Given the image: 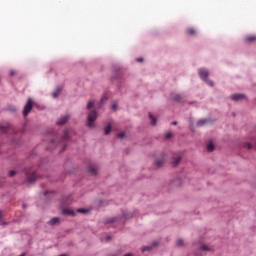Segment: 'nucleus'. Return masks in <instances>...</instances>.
Wrapping results in <instances>:
<instances>
[{
	"instance_id": "3",
	"label": "nucleus",
	"mask_w": 256,
	"mask_h": 256,
	"mask_svg": "<svg viewBox=\"0 0 256 256\" xmlns=\"http://www.w3.org/2000/svg\"><path fill=\"white\" fill-rule=\"evenodd\" d=\"M25 175H26L28 183H33L37 179V175L28 168L25 169Z\"/></svg>"
},
{
	"instance_id": "6",
	"label": "nucleus",
	"mask_w": 256,
	"mask_h": 256,
	"mask_svg": "<svg viewBox=\"0 0 256 256\" xmlns=\"http://www.w3.org/2000/svg\"><path fill=\"white\" fill-rule=\"evenodd\" d=\"M230 99H231L232 101H234V102H239V101H241V100L246 99V96H245V94H232V95L230 96Z\"/></svg>"
},
{
	"instance_id": "16",
	"label": "nucleus",
	"mask_w": 256,
	"mask_h": 256,
	"mask_svg": "<svg viewBox=\"0 0 256 256\" xmlns=\"http://www.w3.org/2000/svg\"><path fill=\"white\" fill-rule=\"evenodd\" d=\"M94 105H95L94 100H90V101L88 102L87 106H86V109H87L88 111H90L91 109L94 108Z\"/></svg>"
},
{
	"instance_id": "1",
	"label": "nucleus",
	"mask_w": 256,
	"mask_h": 256,
	"mask_svg": "<svg viewBox=\"0 0 256 256\" xmlns=\"http://www.w3.org/2000/svg\"><path fill=\"white\" fill-rule=\"evenodd\" d=\"M98 118V112L96 110H90L87 114L86 126L89 129H94L96 127L95 121Z\"/></svg>"
},
{
	"instance_id": "12",
	"label": "nucleus",
	"mask_w": 256,
	"mask_h": 256,
	"mask_svg": "<svg viewBox=\"0 0 256 256\" xmlns=\"http://www.w3.org/2000/svg\"><path fill=\"white\" fill-rule=\"evenodd\" d=\"M209 122V120H207V118L203 119V120H199L197 122V126L198 127H203L204 125H206Z\"/></svg>"
},
{
	"instance_id": "10",
	"label": "nucleus",
	"mask_w": 256,
	"mask_h": 256,
	"mask_svg": "<svg viewBox=\"0 0 256 256\" xmlns=\"http://www.w3.org/2000/svg\"><path fill=\"white\" fill-rule=\"evenodd\" d=\"M59 221H60V219L57 218V217H55V218H52L50 221H48L47 224H48L49 226H55L56 224L59 223Z\"/></svg>"
},
{
	"instance_id": "11",
	"label": "nucleus",
	"mask_w": 256,
	"mask_h": 256,
	"mask_svg": "<svg viewBox=\"0 0 256 256\" xmlns=\"http://www.w3.org/2000/svg\"><path fill=\"white\" fill-rule=\"evenodd\" d=\"M63 215H68V216H74L75 212L73 210H69V209H63L62 210Z\"/></svg>"
},
{
	"instance_id": "44",
	"label": "nucleus",
	"mask_w": 256,
	"mask_h": 256,
	"mask_svg": "<svg viewBox=\"0 0 256 256\" xmlns=\"http://www.w3.org/2000/svg\"><path fill=\"white\" fill-rule=\"evenodd\" d=\"M20 256H25V253H22Z\"/></svg>"
},
{
	"instance_id": "21",
	"label": "nucleus",
	"mask_w": 256,
	"mask_h": 256,
	"mask_svg": "<svg viewBox=\"0 0 256 256\" xmlns=\"http://www.w3.org/2000/svg\"><path fill=\"white\" fill-rule=\"evenodd\" d=\"M7 110L11 113H15L18 110V108H16V106H8Z\"/></svg>"
},
{
	"instance_id": "14",
	"label": "nucleus",
	"mask_w": 256,
	"mask_h": 256,
	"mask_svg": "<svg viewBox=\"0 0 256 256\" xmlns=\"http://www.w3.org/2000/svg\"><path fill=\"white\" fill-rule=\"evenodd\" d=\"M181 184H182V181H181V179H179V178L176 179V180H174V181L171 183V185L174 186V187H180Z\"/></svg>"
},
{
	"instance_id": "37",
	"label": "nucleus",
	"mask_w": 256,
	"mask_h": 256,
	"mask_svg": "<svg viewBox=\"0 0 256 256\" xmlns=\"http://www.w3.org/2000/svg\"><path fill=\"white\" fill-rule=\"evenodd\" d=\"M11 77H13L15 75V71L14 70H10V74Z\"/></svg>"
},
{
	"instance_id": "38",
	"label": "nucleus",
	"mask_w": 256,
	"mask_h": 256,
	"mask_svg": "<svg viewBox=\"0 0 256 256\" xmlns=\"http://www.w3.org/2000/svg\"><path fill=\"white\" fill-rule=\"evenodd\" d=\"M137 61H138V62H143V58H142V57H139V58H137Z\"/></svg>"
},
{
	"instance_id": "42",
	"label": "nucleus",
	"mask_w": 256,
	"mask_h": 256,
	"mask_svg": "<svg viewBox=\"0 0 256 256\" xmlns=\"http://www.w3.org/2000/svg\"><path fill=\"white\" fill-rule=\"evenodd\" d=\"M124 256H132V254H130V253H127L126 255H124Z\"/></svg>"
},
{
	"instance_id": "8",
	"label": "nucleus",
	"mask_w": 256,
	"mask_h": 256,
	"mask_svg": "<svg viewBox=\"0 0 256 256\" xmlns=\"http://www.w3.org/2000/svg\"><path fill=\"white\" fill-rule=\"evenodd\" d=\"M98 170V167L96 165H91L88 167V172L90 173V175H96Z\"/></svg>"
},
{
	"instance_id": "32",
	"label": "nucleus",
	"mask_w": 256,
	"mask_h": 256,
	"mask_svg": "<svg viewBox=\"0 0 256 256\" xmlns=\"http://www.w3.org/2000/svg\"><path fill=\"white\" fill-rule=\"evenodd\" d=\"M6 222L2 221V211H0V225H6Z\"/></svg>"
},
{
	"instance_id": "18",
	"label": "nucleus",
	"mask_w": 256,
	"mask_h": 256,
	"mask_svg": "<svg viewBox=\"0 0 256 256\" xmlns=\"http://www.w3.org/2000/svg\"><path fill=\"white\" fill-rule=\"evenodd\" d=\"M111 129H112L111 124H107V126H105L104 128V134L109 135V133L111 132Z\"/></svg>"
},
{
	"instance_id": "23",
	"label": "nucleus",
	"mask_w": 256,
	"mask_h": 256,
	"mask_svg": "<svg viewBox=\"0 0 256 256\" xmlns=\"http://www.w3.org/2000/svg\"><path fill=\"white\" fill-rule=\"evenodd\" d=\"M60 88H57L56 92H53L52 97L56 99L59 96Z\"/></svg>"
},
{
	"instance_id": "20",
	"label": "nucleus",
	"mask_w": 256,
	"mask_h": 256,
	"mask_svg": "<svg viewBox=\"0 0 256 256\" xmlns=\"http://www.w3.org/2000/svg\"><path fill=\"white\" fill-rule=\"evenodd\" d=\"M256 41V36H248L246 37V42L251 43Z\"/></svg>"
},
{
	"instance_id": "33",
	"label": "nucleus",
	"mask_w": 256,
	"mask_h": 256,
	"mask_svg": "<svg viewBox=\"0 0 256 256\" xmlns=\"http://www.w3.org/2000/svg\"><path fill=\"white\" fill-rule=\"evenodd\" d=\"M244 148H246V149H251L252 146H251V144H249L248 142H246V144H244Z\"/></svg>"
},
{
	"instance_id": "34",
	"label": "nucleus",
	"mask_w": 256,
	"mask_h": 256,
	"mask_svg": "<svg viewBox=\"0 0 256 256\" xmlns=\"http://www.w3.org/2000/svg\"><path fill=\"white\" fill-rule=\"evenodd\" d=\"M171 136H172L171 132H167V134H165V138H166V139L171 138Z\"/></svg>"
},
{
	"instance_id": "9",
	"label": "nucleus",
	"mask_w": 256,
	"mask_h": 256,
	"mask_svg": "<svg viewBox=\"0 0 256 256\" xmlns=\"http://www.w3.org/2000/svg\"><path fill=\"white\" fill-rule=\"evenodd\" d=\"M164 162H165V155H163L162 158L156 159L155 165H156L157 168H160L163 165Z\"/></svg>"
},
{
	"instance_id": "29",
	"label": "nucleus",
	"mask_w": 256,
	"mask_h": 256,
	"mask_svg": "<svg viewBox=\"0 0 256 256\" xmlns=\"http://www.w3.org/2000/svg\"><path fill=\"white\" fill-rule=\"evenodd\" d=\"M77 212L81 213V214H86L88 212V210H86V209H78Z\"/></svg>"
},
{
	"instance_id": "35",
	"label": "nucleus",
	"mask_w": 256,
	"mask_h": 256,
	"mask_svg": "<svg viewBox=\"0 0 256 256\" xmlns=\"http://www.w3.org/2000/svg\"><path fill=\"white\" fill-rule=\"evenodd\" d=\"M15 174H16L15 171H10L8 175H9V177H13Z\"/></svg>"
},
{
	"instance_id": "46",
	"label": "nucleus",
	"mask_w": 256,
	"mask_h": 256,
	"mask_svg": "<svg viewBox=\"0 0 256 256\" xmlns=\"http://www.w3.org/2000/svg\"><path fill=\"white\" fill-rule=\"evenodd\" d=\"M59 256H66V255L62 254V255H59Z\"/></svg>"
},
{
	"instance_id": "36",
	"label": "nucleus",
	"mask_w": 256,
	"mask_h": 256,
	"mask_svg": "<svg viewBox=\"0 0 256 256\" xmlns=\"http://www.w3.org/2000/svg\"><path fill=\"white\" fill-rule=\"evenodd\" d=\"M117 107H118L117 104H112L111 109L115 111Z\"/></svg>"
},
{
	"instance_id": "4",
	"label": "nucleus",
	"mask_w": 256,
	"mask_h": 256,
	"mask_svg": "<svg viewBox=\"0 0 256 256\" xmlns=\"http://www.w3.org/2000/svg\"><path fill=\"white\" fill-rule=\"evenodd\" d=\"M32 108H33V102L31 100V98H28L27 103L25 104L24 109H23V116L24 117L28 116V114L31 112Z\"/></svg>"
},
{
	"instance_id": "31",
	"label": "nucleus",
	"mask_w": 256,
	"mask_h": 256,
	"mask_svg": "<svg viewBox=\"0 0 256 256\" xmlns=\"http://www.w3.org/2000/svg\"><path fill=\"white\" fill-rule=\"evenodd\" d=\"M124 136H125V133H124V132H119V133L117 134V137L120 138V139L124 138Z\"/></svg>"
},
{
	"instance_id": "30",
	"label": "nucleus",
	"mask_w": 256,
	"mask_h": 256,
	"mask_svg": "<svg viewBox=\"0 0 256 256\" xmlns=\"http://www.w3.org/2000/svg\"><path fill=\"white\" fill-rule=\"evenodd\" d=\"M107 96H106V94H104V96H102V98H101V103L103 104V103H105L106 101H107Z\"/></svg>"
},
{
	"instance_id": "47",
	"label": "nucleus",
	"mask_w": 256,
	"mask_h": 256,
	"mask_svg": "<svg viewBox=\"0 0 256 256\" xmlns=\"http://www.w3.org/2000/svg\"><path fill=\"white\" fill-rule=\"evenodd\" d=\"M23 207H24V208H26V206H25V205H23Z\"/></svg>"
},
{
	"instance_id": "19",
	"label": "nucleus",
	"mask_w": 256,
	"mask_h": 256,
	"mask_svg": "<svg viewBox=\"0 0 256 256\" xmlns=\"http://www.w3.org/2000/svg\"><path fill=\"white\" fill-rule=\"evenodd\" d=\"M69 139V130H64V134L62 136L63 141H67Z\"/></svg>"
},
{
	"instance_id": "5",
	"label": "nucleus",
	"mask_w": 256,
	"mask_h": 256,
	"mask_svg": "<svg viewBox=\"0 0 256 256\" xmlns=\"http://www.w3.org/2000/svg\"><path fill=\"white\" fill-rule=\"evenodd\" d=\"M182 160V155L180 154V152H177L176 154H174L173 159H172V166L173 167H177L179 165V163Z\"/></svg>"
},
{
	"instance_id": "27",
	"label": "nucleus",
	"mask_w": 256,
	"mask_h": 256,
	"mask_svg": "<svg viewBox=\"0 0 256 256\" xmlns=\"http://www.w3.org/2000/svg\"><path fill=\"white\" fill-rule=\"evenodd\" d=\"M176 245H177L178 247L183 246V245H184L183 240H182V239H178L177 242H176Z\"/></svg>"
},
{
	"instance_id": "45",
	"label": "nucleus",
	"mask_w": 256,
	"mask_h": 256,
	"mask_svg": "<svg viewBox=\"0 0 256 256\" xmlns=\"http://www.w3.org/2000/svg\"><path fill=\"white\" fill-rule=\"evenodd\" d=\"M66 149V146H64L63 151Z\"/></svg>"
},
{
	"instance_id": "25",
	"label": "nucleus",
	"mask_w": 256,
	"mask_h": 256,
	"mask_svg": "<svg viewBox=\"0 0 256 256\" xmlns=\"http://www.w3.org/2000/svg\"><path fill=\"white\" fill-rule=\"evenodd\" d=\"M8 130V126H0V132L1 133H6Z\"/></svg>"
},
{
	"instance_id": "24",
	"label": "nucleus",
	"mask_w": 256,
	"mask_h": 256,
	"mask_svg": "<svg viewBox=\"0 0 256 256\" xmlns=\"http://www.w3.org/2000/svg\"><path fill=\"white\" fill-rule=\"evenodd\" d=\"M152 248H153L152 246H145L142 248V252H149L152 250Z\"/></svg>"
},
{
	"instance_id": "43",
	"label": "nucleus",
	"mask_w": 256,
	"mask_h": 256,
	"mask_svg": "<svg viewBox=\"0 0 256 256\" xmlns=\"http://www.w3.org/2000/svg\"><path fill=\"white\" fill-rule=\"evenodd\" d=\"M110 222H115V219H112Z\"/></svg>"
},
{
	"instance_id": "17",
	"label": "nucleus",
	"mask_w": 256,
	"mask_h": 256,
	"mask_svg": "<svg viewBox=\"0 0 256 256\" xmlns=\"http://www.w3.org/2000/svg\"><path fill=\"white\" fill-rule=\"evenodd\" d=\"M149 118L151 120V125L155 126L157 124V118H155V116H153V114H149Z\"/></svg>"
},
{
	"instance_id": "28",
	"label": "nucleus",
	"mask_w": 256,
	"mask_h": 256,
	"mask_svg": "<svg viewBox=\"0 0 256 256\" xmlns=\"http://www.w3.org/2000/svg\"><path fill=\"white\" fill-rule=\"evenodd\" d=\"M200 249L202 251H211V249L208 246H206V245H202Z\"/></svg>"
},
{
	"instance_id": "2",
	"label": "nucleus",
	"mask_w": 256,
	"mask_h": 256,
	"mask_svg": "<svg viewBox=\"0 0 256 256\" xmlns=\"http://www.w3.org/2000/svg\"><path fill=\"white\" fill-rule=\"evenodd\" d=\"M200 78L210 87L214 86V82L209 80V71L206 68H199L198 70Z\"/></svg>"
},
{
	"instance_id": "7",
	"label": "nucleus",
	"mask_w": 256,
	"mask_h": 256,
	"mask_svg": "<svg viewBox=\"0 0 256 256\" xmlns=\"http://www.w3.org/2000/svg\"><path fill=\"white\" fill-rule=\"evenodd\" d=\"M70 116L66 115V116H61L59 118V120L56 122L57 125L62 126L64 125L68 120H69Z\"/></svg>"
},
{
	"instance_id": "26",
	"label": "nucleus",
	"mask_w": 256,
	"mask_h": 256,
	"mask_svg": "<svg viewBox=\"0 0 256 256\" xmlns=\"http://www.w3.org/2000/svg\"><path fill=\"white\" fill-rule=\"evenodd\" d=\"M123 217H124L125 219H130V218L133 217V214H131V213H124V214H123Z\"/></svg>"
},
{
	"instance_id": "41",
	"label": "nucleus",
	"mask_w": 256,
	"mask_h": 256,
	"mask_svg": "<svg viewBox=\"0 0 256 256\" xmlns=\"http://www.w3.org/2000/svg\"><path fill=\"white\" fill-rule=\"evenodd\" d=\"M195 102H188L189 105H193Z\"/></svg>"
},
{
	"instance_id": "15",
	"label": "nucleus",
	"mask_w": 256,
	"mask_h": 256,
	"mask_svg": "<svg viewBox=\"0 0 256 256\" xmlns=\"http://www.w3.org/2000/svg\"><path fill=\"white\" fill-rule=\"evenodd\" d=\"M183 99H184V96H182L181 94H176V95L174 96V101H175V102L180 103Z\"/></svg>"
},
{
	"instance_id": "40",
	"label": "nucleus",
	"mask_w": 256,
	"mask_h": 256,
	"mask_svg": "<svg viewBox=\"0 0 256 256\" xmlns=\"http://www.w3.org/2000/svg\"><path fill=\"white\" fill-rule=\"evenodd\" d=\"M178 124V122H172V125L176 126Z\"/></svg>"
},
{
	"instance_id": "13",
	"label": "nucleus",
	"mask_w": 256,
	"mask_h": 256,
	"mask_svg": "<svg viewBox=\"0 0 256 256\" xmlns=\"http://www.w3.org/2000/svg\"><path fill=\"white\" fill-rule=\"evenodd\" d=\"M187 34H188L189 36H194V35L196 34L195 28H193V27L187 28Z\"/></svg>"
},
{
	"instance_id": "39",
	"label": "nucleus",
	"mask_w": 256,
	"mask_h": 256,
	"mask_svg": "<svg viewBox=\"0 0 256 256\" xmlns=\"http://www.w3.org/2000/svg\"><path fill=\"white\" fill-rule=\"evenodd\" d=\"M105 240H106V241H110V240H111V237H110V236H107V237L105 238Z\"/></svg>"
},
{
	"instance_id": "22",
	"label": "nucleus",
	"mask_w": 256,
	"mask_h": 256,
	"mask_svg": "<svg viewBox=\"0 0 256 256\" xmlns=\"http://www.w3.org/2000/svg\"><path fill=\"white\" fill-rule=\"evenodd\" d=\"M207 150L209 152H213L214 151V144L212 142H209V144L207 145Z\"/></svg>"
}]
</instances>
